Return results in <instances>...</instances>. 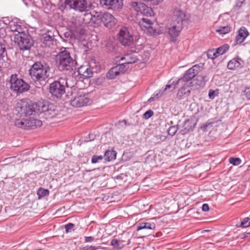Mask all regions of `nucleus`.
Returning <instances> with one entry per match:
<instances>
[{
	"mask_svg": "<svg viewBox=\"0 0 250 250\" xmlns=\"http://www.w3.org/2000/svg\"><path fill=\"white\" fill-rule=\"evenodd\" d=\"M147 33V35H150V36H156V35H159L161 34L162 32H146Z\"/></svg>",
	"mask_w": 250,
	"mask_h": 250,
	"instance_id": "69168bd1",
	"label": "nucleus"
},
{
	"mask_svg": "<svg viewBox=\"0 0 250 250\" xmlns=\"http://www.w3.org/2000/svg\"><path fill=\"white\" fill-rule=\"evenodd\" d=\"M105 48L108 52L114 54L117 52L118 46L115 42L110 41L106 42Z\"/></svg>",
	"mask_w": 250,
	"mask_h": 250,
	"instance_id": "2f4dec72",
	"label": "nucleus"
},
{
	"mask_svg": "<svg viewBox=\"0 0 250 250\" xmlns=\"http://www.w3.org/2000/svg\"><path fill=\"white\" fill-rule=\"evenodd\" d=\"M249 32H238V34L235 38V45L241 44L243 42L245 39L249 36Z\"/></svg>",
	"mask_w": 250,
	"mask_h": 250,
	"instance_id": "7c9ffc66",
	"label": "nucleus"
},
{
	"mask_svg": "<svg viewBox=\"0 0 250 250\" xmlns=\"http://www.w3.org/2000/svg\"><path fill=\"white\" fill-rule=\"evenodd\" d=\"M27 119H17L15 122V125L16 126L26 129Z\"/></svg>",
	"mask_w": 250,
	"mask_h": 250,
	"instance_id": "4c0bfd02",
	"label": "nucleus"
},
{
	"mask_svg": "<svg viewBox=\"0 0 250 250\" xmlns=\"http://www.w3.org/2000/svg\"><path fill=\"white\" fill-rule=\"evenodd\" d=\"M183 86L177 92V98L179 100H181L188 97L190 94L191 88L189 83H182Z\"/></svg>",
	"mask_w": 250,
	"mask_h": 250,
	"instance_id": "4468645a",
	"label": "nucleus"
},
{
	"mask_svg": "<svg viewBox=\"0 0 250 250\" xmlns=\"http://www.w3.org/2000/svg\"><path fill=\"white\" fill-rule=\"evenodd\" d=\"M103 7L108 10L120 11L123 6V0H100Z\"/></svg>",
	"mask_w": 250,
	"mask_h": 250,
	"instance_id": "f8f14e48",
	"label": "nucleus"
},
{
	"mask_svg": "<svg viewBox=\"0 0 250 250\" xmlns=\"http://www.w3.org/2000/svg\"><path fill=\"white\" fill-rule=\"evenodd\" d=\"M119 75V71L115 67L111 68L106 74V77L109 79H114L117 76Z\"/></svg>",
	"mask_w": 250,
	"mask_h": 250,
	"instance_id": "f704fd0d",
	"label": "nucleus"
},
{
	"mask_svg": "<svg viewBox=\"0 0 250 250\" xmlns=\"http://www.w3.org/2000/svg\"><path fill=\"white\" fill-rule=\"evenodd\" d=\"M42 125V122L41 120L30 118L27 119L26 129H34L37 127H41Z\"/></svg>",
	"mask_w": 250,
	"mask_h": 250,
	"instance_id": "6ab92c4d",
	"label": "nucleus"
},
{
	"mask_svg": "<svg viewBox=\"0 0 250 250\" xmlns=\"http://www.w3.org/2000/svg\"><path fill=\"white\" fill-rule=\"evenodd\" d=\"M173 14L174 16L176 17V19L167 25L168 31H181L183 28V21L186 20V14L179 8H176L174 10Z\"/></svg>",
	"mask_w": 250,
	"mask_h": 250,
	"instance_id": "423d86ee",
	"label": "nucleus"
},
{
	"mask_svg": "<svg viewBox=\"0 0 250 250\" xmlns=\"http://www.w3.org/2000/svg\"><path fill=\"white\" fill-rule=\"evenodd\" d=\"M178 129V125L171 126L168 128V129L167 130L168 134L169 135L173 136L176 134Z\"/></svg>",
	"mask_w": 250,
	"mask_h": 250,
	"instance_id": "a19ab883",
	"label": "nucleus"
},
{
	"mask_svg": "<svg viewBox=\"0 0 250 250\" xmlns=\"http://www.w3.org/2000/svg\"><path fill=\"white\" fill-rule=\"evenodd\" d=\"M85 17H87L88 19H90V21L88 22L89 26H93L94 27H98L100 23V17L97 18L95 15H92L91 14H86L85 15Z\"/></svg>",
	"mask_w": 250,
	"mask_h": 250,
	"instance_id": "bb28decb",
	"label": "nucleus"
},
{
	"mask_svg": "<svg viewBox=\"0 0 250 250\" xmlns=\"http://www.w3.org/2000/svg\"><path fill=\"white\" fill-rule=\"evenodd\" d=\"M117 30L118 31H129L130 30L129 27L126 24L119 25L117 26Z\"/></svg>",
	"mask_w": 250,
	"mask_h": 250,
	"instance_id": "de8ad7c7",
	"label": "nucleus"
},
{
	"mask_svg": "<svg viewBox=\"0 0 250 250\" xmlns=\"http://www.w3.org/2000/svg\"><path fill=\"white\" fill-rule=\"evenodd\" d=\"M223 30H224V31H231L232 30V29L231 27L229 26H221L220 29L216 30V31L219 32L222 31Z\"/></svg>",
	"mask_w": 250,
	"mask_h": 250,
	"instance_id": "5fc2aeb1",
	"label": "nucleus"
},
{
	"mask_svg": "<svg viewBox=\"0 0 250 250\" xmlns=\"http://www.w3.org/2000/svg\"><path fill=\"white\" fill-rule=\"evenodd\" d=\"M153 111L152 110L146 111L143 115V118L145 119H148L153 115Z\"/></svg>",
	"mask_w": 250,
	"mask_h": 250,
	"instance_id": "864d4df0",
	"label": "nucleus"
},
{
	"mask_svg": "<svg viewBox=\"0 0 250 250\" xmlns=\"http://www.w3.org/2000/svg\"><path fill=\"white\" fill-rule=\"evenodd\" d=\"M136 230L139 231L141 229H154L156 227V225L154 223L151 222H140L137 226Z\"/></svg>",
	"mask_w": 250,
	"mask_h": 250,
	"instance_id": "5701e85b",
	"label": "nucleus"
},
{
	"mask_svg": "<svg viewBox=\"0 0 250 250\" xmlns=\"http://www.w3.org/2000/svg\"><path fill=\"white\" fill-rule=\"evenodd\" d=\"M90 99L87 95L81 90H79L76 96L70 101L71 104L74 107H82L88 104L90 102Z\"/></svg>",
	"mask_w": 250,
	"mask_h": 250,
	"instance_id": "9b49d317",
	"label": "nucleus"
},
{
	"mask_svg": "<svg viewBox=\"0 0 250 250\" xmlns=\"http://www.w3.org/2000/svg\"><path fill=\"white\" fill-rule=\"evenodd\" d=\"M153 24L151 20L146 19L142 18L141 21L140 22L139 26L142 30H149L152 28V25Z\"/></svg>",
	"mask_w": 250,
	"mask_h": 250,
	"instance_id": "c85d7f7f",
	"label": "nucleus"
},
{
	"mask_svg": "<svg viewBox=\"0 0 250 250\" xmlns=\"http://www.w3.org/2000/svg\"><path fill=\"white\" fill-rule=\"evenodd\" d=\"M229 46L228 44H224L216 49V53L219 56L223 55L229 50Z\"/></svg>",
	"mask_w": 250,
	"mask_h": 250,
	"instance_id": "c9c22d12",
	"label": "nucleus"
},
{
	"mask_svg": "<svg viewBox=\"0 0 250 250\" xmlns=\"http://www.w3.org/2000/svg\"><path fill=\"white\" fill-rule=\"evenodd\" d=\"M50 104L47 101H39L34 104L38 112L44 113L49 107Z\"/></svg>",
	"mask_w": 250,
	"mask_h": 250,
	"instance_id": "b1692460",
	"label": "nucleus"
},
{
	"mask_svg": "<svg viewBox=\"0 0 250 250\" xmlns=\"http://www.w3.org/2000/svg\"><path fill=\"white\" fill-rule=\"evenodd\" d=\"M229 162L233 166H238L241 163V160L239 158L230 157Z\"/></svg>",
	"mask_w": 250,
	"mask_h": 250,
	"instance_id": "c03bdc74",
	"label": "nucleus"
},
{
	"mask_svg": "<svg viewBox=\"0 0 250 250\" xmlns=\"http://www.w3.org/2000/svg\"><path fill=\"white\" fill-rule=\"evenodd\" d=\"M65 37L73 40L82 41L84 32H62Z\"/></svg>",
	"mask_w": 250,
	"mask_h": 250,
	"instance_id": "4be33fe9",
	"label": "nucleus"
},
{
	"mask_svg": "<svg viewBox=\"0 0 250 250\" xmlns=\"http://www.w3.org/2000/svg\"><path fill=\"white\" fill-rule=\"evenodd\" d=\"M164 92H163V89L160 90L158 92H157V93L154 94V97H150L148 99V101L149 102H151L154 101V99L155 98H158L161 97L162 96V95L164 94Z\"/></svg>",
	"mask_w": 250,
	"mask_h": 250,
	"instance_id": "3c124183",
	"label": "nucleus"
},
{
	"mask_svg": "<svg viewBox=\"0 0 250 250\" xmlns=\"http://www.w3.org/2000/svg\"><path fill=\"white\" fill-rule=\"evenodd\" d=\"M75 225L72 223H69L64 225V229L66 233L70 232L74 230Z\"/></svg>",
	"mask_w": 250,
	"mask_h": 250,
	"instance_id": "a18cd8bd",
	"label": "nucleus"
},
{
	"mask_svg": "<svg viewBox=\"0 0 250 250\" xmlns=\"http://www.w3.org/2000/svg\"><path fill=\"white\" fill-rule=\"evenodd\" d=\"M65 85L68 86L65 79L60 78L58 81H55L50 84L49 92L57 98H61L65 93Z\"/></svg>",
	"mask_w": 250,
	"mask_h": 250,
	"instance_id": "0eeeda50",
	"label": "nucleus"
},
{
	"mask_svg": "<svg viewBox=\"0 0 250 250\" xmlns=\"http://www.w3.org/2000/svg\"><path fill=\"white\" fill-rule=\"evenodd\" d=\"M189 84L190 87H194V89L203 87L206 84L205 77L202 75H197Z\"/></svg>",
	"mask_w": 250,
	"mask_h": 250,
	"instance_id": "dca6fc26",
	"label": "nucleus"
},
{
	"mask_svg": "<svg viewBox=\"0 0 250 250\" xmlns=\"http://www.w3.org/2000/svg\"><path fill=\"white\" fill-rule=\"evenodd\" d=\"M241 62H243V61L240 58L232 59L229 62L227 67L230 70H234L237 68L241 67Z\"/></svg>",
	"mask_w": 250,
	"mask_h": 250,
	"instance_id": "412c9836",
	"label": "nucleus"
},
{
	"mask_svg": "<svg viewBox=\"0 0 250 250\" xmlns=\"http://www.w3.org/2000/svg\"><path fill=\"white\" fill-rule=\"evenodd\" d=\"M93 72L89 67H87V70H86L85 72L83 74V78L87 79L91 78L93 76Z\"/></svg>",
	"mask_w": 250,
	"mask_h": 250,
	"instance_id": "09e8293b",
	"label": "nucleus"
},
{
	"mask_svg": "<svg viewBox=\"0 0 250 250\" xmlns=\"http://www.w3.org/2000/svg\"><path fill=\"white\" fill-rule=\"evenodd\" d=\"M219 56V54H216V51H214V49L208 50L207 52V56L208 59L213 60Z\"/></svg>",
	"mask_w": 250,
	"mask_h": 250,
	"instance_id": "79ce46f5",
	"label": "nucleus"
},
{
	"mask_svg": "<svg viewBox=\"0 0 250 250\" xmlns=\"http://www.w3.org/2000/svg\"><path fill=\"white\" fill-rule=\"evenodd\" d=\"M65 6L79 12H85L90 9V4L86 0H64Z\"/></svg>",
	"mask_w": 250,
	"mask_h": 250,
	"instance_id": "6e6552de",
	"label": "nucleus"
},
{
	"mask_svg": "<svg viewBox=\"0 0 250 250\" xmlns=\"http://www.w3.org/2000/svg\"><path fill=\"white\" fill-rule=\"evenodd\" d=\"M203 69V66L197 64L193 65L191 68L187 70L182 78L178 79V82L181 83H189V82L194 79L198 74Z\"/></svg>",
	"mask_w": 250,
	"mask_h": 250,
	"instance_id": "1a4fd4ad",
	"label": "nucleus"
},
{
	"mask_svg": "<svg viewBox=\"0 0 250 250\" xmlns=\"http://www.w3.org/2000/svg\"><path fill=\"white\" fill-rule=\"evenodd\" d=\"M28 31V27L23 24L18 18L10 21L7 18L0 20V31Z\"/></svg>",
	"mask_w": 250,
	"mask_h": 250,
	"instance_id": "7ed1b4c3",
	"label": "nucleus"
},
{
	"mask_svg": "<svg viewBox=\"0 0 250 250\" xmlns=\"http://www.w3.org/2000/svg\"><path fill=\"white\" fill-rule=\"evenodd\" d=\"M63 49L56 56V65L60 71L66 72L73 70L77 62L71 57L70 53Z\"/></svg>",
	"mask_w": 250,
	"mask_h": 250,
	"instance_id": "f03ea898",
	"label": "nucleus"
},
{
	"mask_svg": "<svg viewBox=\"0 0 250 250\" xmlns=\"http://www.w3.org/2000/svg\"><path fill=\"white\" fill-rule=\"evenodd\" d=\"M237 1L236 4V6L240 8L241 7L243 3L245 1V0H237Z\"/></svg>",
	"mask_w": 250,
	"mask_h": 250,
	"instance_id": "0e129e2a",
	"label": "nucleus"
},
{
	"mask_svg": "<svg viewBox=\"0 0 250 250\" xmlns=\"http://www.w3.org/2000/svg\"><path fill=\"white\" fill-rule=\"evenodd\" d=\"M87 67L88 66H81L78 70L79 75L82 76L83 77V74L85 73L86 70H87Z\"/></svg>",
	"mask_w": 250,
	"mask_h": 250,
	"instance_id": "603ef678",
	"label": "nucleus"
},
{
	"mask_svg": "<svg viewBox=\"0 0 250 250\" xmlns=\"http://www.w3.org/2000/svg\"><path fill=\"white\" fill-rule=\"evenodd\" d=\"M167 37L172 42H175L177 40V38L180 35V32H167Z\"/></svg>",
	"mask_w": 250,
	"mask_h": 250,
	"instance_id": "ea45409f",
	"label": "nucleus"
},
{
	"mask_svg": "<svg viewBox=\"0 0 250 250\" xmlns=\"http://www.w3.org/2000/svg\"><path fill=\"white\" fill-rule=\"evenodd\" d=\"M103 158L104 157L102 155H93L91 158V163L92 164L97 163L100 160H102Z\"/></svg>",
	"mask_w": 250,
	"mask_h": 250,
	"instance_id": "8fccbe9b",
	"label": "nucleus"
},
{
	"mask_svg": "<svg viewBox=\"0 0 250 250\" xmlns=\"http://www.w3.org/2000/svg\"><path fill=\"white\" fill-rule=\"evenodd\" d=\"M9 88L13 93L19 95L26 92L30 89L29 84L25 82L22 79L18 77L17 74H12L10 77L8 81Z\"/></svg>",
	"mask_w": 250,
	"mask_h": 250,
	"instance_id": "20e7f679",
	"label": "nucleus"
},
{
	"mask_svg": "<svg viewBox=\"0 0 250 250\" xmlns=\"http://www.w3.org/2000/svg\"><path fill=\"white\" fill-rule=\"evenodd\" d=\"M115 68L117 69V71H119V75L121 73H124L128 68V66L126 62L119 64L116 66L114 67Z\"/></svg>",
	"mask_w": 250,
	"mask_h": 250,
	"instance_id": "72a5a7b5",
	"label": "nucleus"
},
{
	"mask_svg": "<svg viewBox=\"0 0 250 250\" xmlns=\"http://www.w3.org/2000/svg\"><path fill=\"white\" fill-rule=\"evenodd\" d=\"M15 42L17 43L20 49L25 51L30 49L34 41L29 32H18L15 35Z\"/></svg>",
	"mask_w": 250,
	"mask_h": 250,
	"instance_id": "39448f33",
	"label": "nucleus"
},
{
	"mask_svg": "<svg viewBox=\"0 0 250 250\" xmlns=\"http://www.w3.org/2000/svg\"><path fill=\"white\" fill-rule=\"evenodd\" d=\"M212 124H213V123H208L205 124L201 126V128L203 130L205 131L208 126L209 125H211Z\"/></svg>",
	"mask_w": 250,
	"mask_h": 250,
	"instance_id": "680f3d73",
	"label": "nucleus"
},
{
	"mask_svg": "<svg viewBox=\"0 0 250 250\" xmlns=\"http://www.w3.org/2000/svg\"><path fill=\"white\" fill-rule=\"evenodd\" d=\"M57 113L58 111L56 109L55 106L53 104H50L44 114L46 119H52L56 117Z\"/></svg>",
	"mask_w": 250,
	"mask_h": 250,
	"instance_id": "393cba45",
	"label": "nucleus"
},
{
	"mask_svg": "<svg viewBox=\"0 0 250 250\" xmlns=\"http://www.w3.org/2000/svg\"><path fill=\"white\" fill-rule=\"evenodd\" d=\"M208 97L211 99H214L215 97V91L212 89H210L208 92Z\"/></svg>",
	"mask_w": 250,
	"mask_h": 250,
	"instance_id": "13d9d810",
	"label": "nucleus"
},
{
	"mask_svg": "<svg viewBox=\"0 0 250 250\" xmlns=\"http://www.w3.org/2000/svg\"><path fill=\"white\" fill-rule=\"evenodd\" d=\"M238 31H248L245 27H242L240 29H239Z\"/></svg>",
	"mask_w": 250,
	"mask_h": 250,
	"instance_id": "338daca9",
	"label": "nucleus"
},
{
	"mask_svg": "<svg viewBox=\"0 0 250 250\" xmlns=\"http://www.w3.org/2000/svg\"><path fill=\"white\" fill-rule=\"evenodd\" d=\"M69 31H83L81 21L77 19H73L68 24Z\"/></svg>",
	"mask_w": 250,
	"mask_h": 250,
	"instance_id": "a211bd4d",
	"label": "nucleus"
},
{
	"mask_svg": "<svg viewBox=\"0 0 250 250\" xmlns=\"http://www.w3.org/2000/svg\"><path fill=\"white\" fill-rule=\"evenodd\" d=\"M96 135L94 134H89L88 135V137L87 138V139L86 140L87 142L91 141L94 140L95 139Z\"/></svg>",
	"mask_w": 250,
	"mask_h": 250,
	"instance_id": "bf43d9fd",
	"label": "nucleus"
},
{
	"mask_svg": "<svg viewBox=\"0 0 250 250\" xmlns=\"http://www.w3.org/2000/svg\"><path fill=\"white\" fill-rule=\"evenodd\" d=\"M97 17H100V21L108 29L114 27L116 23V19L109 13H104L102 15H98Z\"/></svg>",
	"mask_w": 250,
	"mask_h": 250,
	"instance_id": "ddd939ff",
	"label": "nucleus"
},
{
	"mask_svg": "<svg viewBox=\"0 0 250 250\" xmlns=\"http://www.w3.org/2000/svg\"><path fill=\"white\" fill-rule=\"evenodd\" d=\"M180 83H181L178 82V80L175 82L171 79L168 81V84L166 85L165 88L163 89V92H165L167 89H171L170 91L175 90Z\"/></svg>",
	"mask_w": 250,
	"mask_h": 250,
	"instance_id": "473e14b6",
	"label": "nucleus"
},
{
	"mask_svg": "<svg viewBox=\"0 0 250 250\" xmlns=\"http://www.w3.org/2000/svg\"><path fill=\"white\" fill-rule=\"evenodd\" d=\"M50 70V67L44 61H37L31 66L28 73L32 81L39 87L38 85H43V83L49 77Z\"/></svg>",
	"mask_w": 250,
	"mask_h": 250,
	"instance_id": "f257e3e1",
	"label": "nucleus"
},
{
	"mask_svg": "<svg viewBox=\"0 0 250 250\" xmlns=\"http://www.w3.org/2000/svg\"><path fill=\"white\" fill-rule=\"evenodd\" d=\"M6 51L5 44L0 42V61L3 60Z\"/></svg>",
	"mask_w": 250,
	"mask_h": 250,
	"instance_id": "37998d69",
	"label": "nucleus"
},
{
	"mask_svg": "<svg viewBox=\"0 0 250 250\" xmlns=\"http://www.w3.org/2000/svg\"><path fill=\"white\" fill-rule=\"evenodd\" d=\"M116 155L117 152L115 150H107L105 152L104 157L106 161L110 162L115 160Z\"/></svg>",
	"mask_w": 250,
	"mask_h": 250,
	"instance_id": "c756f323",
	"label": "nucleus"
},
{
	"mask_svg": "<svg viewBox=\"0 0 250 250\" xmlns=\"http://www.w3.org/2000/svg\"><path fill=\"white\" fill-rule=\"evenodd\" d=\"M17 110L21 116H28L35 112L34 104L27 101H21L20 103V106H18Z\"/></svg>",
	"mask_w": 250,
	"mask_h": 250,
	"instance_id": "9d476101",
	"label": "nucleus"
},
{
	"mask_svg": "<svg viewBox=\"0 0 250 250\" xmlns=\"http://www.w3.org/2000/svg\"><path fill=\"white\" fill-rule=\"evenodd\" d=\"M250 226V218L246 217L241 221L240 227L242 228H247Z\"/></svg>",
	"mask_w": 250,
	"mask_h": 250,
	"instance_id": "49530a36",
	"label": "nucleus"
},
{
	"mask_svg": "<svg viewBox=\"0 0 250 250\" xmlns=\"http://www.w3.org/2000/svg\"><path fill=\"white\" fill-rule=\"evenodd\" d=\"M123 241H118L117 239L114 238L111 240V245L116 250H120L122 249L124 245L122 244Z\"/></svg>",
	"mask_w": 250,
	"mask_h": 250,
	"instance_id": "e433bc0d",
	"label": "nucleus"
},
{
	"mask_svg": "<svg viewBox=\"0 0 250 250\" xmlns=\"http://www.w3.org/2000/svg\"><path fill=\"white\" fill-rule=\"evenodd\" d=\"M250 234V232H246L245 234H244V237L245 238V237H247L248 236V235Z\"/></svg>",
	"mask_w": 250,
	"mask_h": 250,
	"instance_id": "774afa93",
	"label": "nucleus"
},
{
	"mask_svg": "<svg viewBox=\"0 0 250 250\" xmlns=\"http://www.w3.org/2000/svg\"><path fill=\"white\" fill-rule=\"evenodd\" d=\"M121 61L125 60L128 65L136 62L138 61V59L136 55L134 54H126L125 57H122Z\"/></svg>",
	"mask_w": 250,
	"mask_h": 250,
	"instance_id": "cd10ccee",
	"label": "nucleus"
},
{
	"mask_svg": "<svg viewBox=\"0 0 250 250\" xmlns=\"http://www.w3.org/2000/svg\"><path fill=\"white\" fill-rule=\"evenodd\" d=\"M134 6H138L139 10L146 16H151L152 10L151 8H149L143 3L139 4L138 2H135L133 3Z\"/></svg>",
	"mask_w": 250,
	"mask_h": 250,
	"instance_id": "a878e982",
	"label": "nucleus"
},
{
	"mask_svg": "<svg viewBox=\"0 0 250 250\" xmlns=\"http://www.w3.org/2000/svg\"><path fill=\"white\" fill-rule=\"evenodd\" d=\"M98 248L95 246H86L83 247L81 250H98Z\"/></svg>",
	"mask_w": 250,
	"mask_h": 250,
	"instance_id": "4d7b16f0",
	"label": "nucleus"
},
{
	"mask_svg": "<svg viewBox=\"0 0 250 250\" xmlns=\"http://www.w3.org/2000/svg\"><path fill=\"white\" fill-rule=\"evenodd\" d=\"M196 125V122L193 119H189L186 120L183 125V129L180 131L182 135H185L193 130Z\"/></svg>",
	"mask_w": 250,
	"mask_h": 250,
	"instance_id": "f3484780",
	"label": "nucleus"
},
{
	"mask_svg": "<svg viewBox=\"0 0 250 250\" xmlns=\"http://www.w3.org/2000/svg\"><path fill=\"white\" fill-rule=\"evenodd\" d=\"M40 39L45 46L48 47H50L51 45L53 44L54 41V35L51 36L48 35L46 32L42 34L41 36Z\"/></svg>",
	"mask_w": 250,
	"mask_h": 250,
	"instance_id": "aec40b11",
	"label": "nucleus"
},
{
	"mask_svg": "<svg viewBox=\"0 0 250 250\" xmlns=\"http://www.w3.org/2000/svg\"><path fill=\"white\" fill-rule=\"evenodd\" d=\"M202 210L204 212L208 211V210H209L208 205L207 204H204L202 205Z\"/></svg>",
	"mask_w": 250,
	"mask_h": 250,
	"instance_id": "e2e57ef3",
	"label": "nucleus"
},
{
	"mask_svg": "<svg viewBox=\"0 0 250 250\" xmlns=\"http://www.w3.org/2000/svg\"><path fill=\"white\" fill-rule=\"evenodd\" d=\"M119 33L118 39L123 45H129L133 41V35L131 34L130 32Z\"/></svg>",
	"mask_w": 250,
	"mask_h": 250,
	"instance_id": "2eb2a0df",
	"label": "nucleus"
},
{
	"mask_svg": "<svg viewBox=\"0 0 250 250\" xmlns=\"http://www.w3.org/2000/svg\"><path fill=\"white\" fill-rule=\"evenodd\" d=\"M94 240V238L92 236H85L84 237L85 242H91Z\"/></svg>",
	"mask_w": 250,
	"mask_h": 250,
	"instance_id": "052dcab7",
	"label": "nucleus"
},
{
	"mask_svg": "<svg viewBox=\"0 0 250 250\" xmlns=\"http://www.w3.org/2000/svg\"><path fill=\"white\" fill-rule=\"evenodd\" d=\"M244 95H245L246 98L248 100H250V87H245V90L243 91Z\"/></svg>",
	"mask_w": 250,
	"mask_h": 250,
	"instance_id": "6e6d98bb",
	"label": "nucleus"
},
{
	"mask_svg": "<svg viewBox=\"0 0 250 250\" xmlns=\"http://www.w3.org/2000/svg\"><path fill=\"white\" fill-rule=\"evenodd\" d=\"M49 190L47 189H43L42 188H40L38 190L37 194L38 195L39 199H41L42 197H44L45 196H47L49 195Z\"/></svg>",
	"mask_w": 250,
	"mask_h": 250,
	"instance_id": "58836bf2",
	"label": "nucleus"
}]
</instances>
